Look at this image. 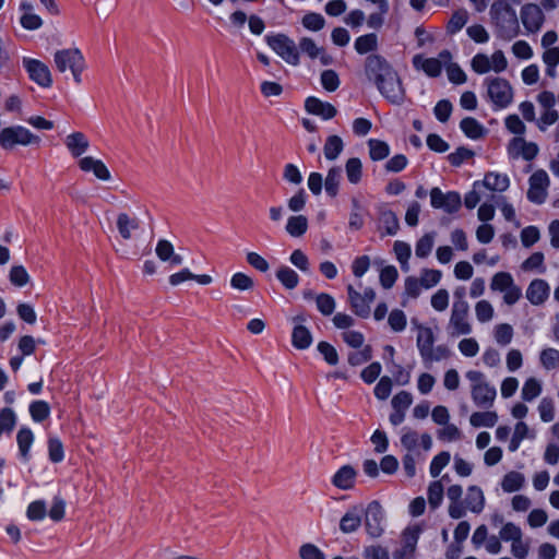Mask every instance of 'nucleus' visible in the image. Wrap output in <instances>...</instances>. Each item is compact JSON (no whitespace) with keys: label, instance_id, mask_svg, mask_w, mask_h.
Returning <instances> with one entry per match:
<instances>
[{"label":"nucleus","instance_id":"f3484780","mask_svg":"<svg viewBox=\"0 0 559 559\" xmlns=\"http://www.w3.org/2000/svg\"><path fill=\"white\" fill-rule=\"evenodd\" d=\"M23 67L28 73L29 79L39 86L50 87L52 85L50 69L43 61L25 57L23 58Z\"/></svg>","mask_w":559,"mask_h":559},{"label":"nucleus","instance_id":"49530a36","mask_svg":"<svg viewBox=\"0 0 559 559\" xmlns=\"http://www.w3.org/2000/svg\"><path fill=\"white\" fill-rule=\"evenodd\" d=\"M355 49L358 53L365 55L377 49L378 38L376 34H366L355 40Z\"/></svg>","mask_w":559,"mask_h":559},{"label":"nucleus","instance_id":"aec40b11","mask_svg":"<svg viewBox=\"0 0 559 559\" xmlns=\"http://www.w3.org/2000/svg\"><path fill=\"white\" fill-rule=\"evenodd\" d=\"M348 299L355 313L360 317H367L370 312V304L376 298L372 288H366L362 294L355 290L352 285L347 286Z\"/></svg>","mask_w":559,"mask_h":559},{"label":"nucleus","instance_id":"9b49d317","mask_svg":"<svg viewBox=\"0 0 559 559\" xmlns=\"http://www.w3.org/2000/svg\"><path fill=\"white\" fill-rule=\"evenodd\" d=\"M266 41L270 48L284 61L292 66H297L299 63L298 48L289 37L278 34L267 36Z\"/></svg>","mask_w":559,"mask_h":559},{"label":"nucleus","instance_id":"f03ea898","mask_svg":"<svg viewBox=\"0 0 559 559\" xmlns=\"http://www.w3.org/2000/svg\"><path fill=\"white\" fill-rule=\"evenodd\" d=\"M509 186L508 175L495 171L487 173L483 180L473 183V189L465 194L464 204L467 209H475L480 201L488 199L487 191L503 192Z\"/></svg>","mask_w":559,"mask_h":559},{"label":"nucleus","instance_id":"72a5a7b5","mask_svg":"<svg viewBox=\"0 0 559 559\" xmlns=\"http://www.w3.org/2000/svg\"><path fill=\"white\" fill-rule=\"evenodd\" d=\"M543 392V383L535 377L527 378L521 389V399L523 402H533Z\"/></svg>","mask_w":559,"mask_h":559},{"label":"nucleus","instance_id":"79ce46f5","mask_svg":"<svg viewBox=\"0 0 559 559\" xmlns=\"http://www.w3.org/2000/svg\"><path fill=\"white\" fill-rule=\"evenodd\" d=\"M493 338L500 346H507L512 342L514 331L508 323H499L493 328Z\"/></svg>","mask_w":559,"mask_h":559},{"label":"nucleus","instance_id":"a878e982","mask_svg":"<svg viewBox=\"0 0 559 559\" xmlns=\"http://www.w3.org/2000/svg\"><path fill=\"white\" fill-rule=\"evenodd\" d=\"M305 108L309 114L318 116L323 120H330L334 118L337 112L336 108L332 104L323 102L313 96L306 99Z\"/></svg>","mask_w":559,"mask_h":559},{"label":"nucleus","instance_id":"6e6d98bb","mask_svg":"<svg viewBox=\"0 0 559 559\" xmlns=\"http://www.w3.org/2000/svg\"><path fill=\"white\" fill-rule=\"evenodd\" d=\"M156 254L170 266H177L183 261L182 257L174 251V247H156Z\"/></svg>","mask_w":559,"mask_h":559},{"label":"nucleus","instance_id":"9d476101","mask_svg":"<svg viewBox=\"0 0 559 559\" xmlns=\"http://www.w3.org/2000/svg\"><path fill=\"white\" fill-rule=\"evenodd\" d=\"M490 289L503 294L504 304L512 306L522 297L521 288L514 283L512 275L508 272L496 273L490 281Z\"/></svg>","mask_w":559,"mask_h":559},{"label":"nucleus","instance_id":"1a4fd4ad","mask_svg":"<svg viewBox=\"0 0 559 559\" xmlns=\"http://www.w3.org/2000/svg\"><path fill=\"white\" fill-rule=\"evenodd\" d=\"M487 94L496 109L507 108L513 100V90L502 78H491L485 81Z\"/></svg>","mask_w":559,"mask_h":559},{"label":"nucleus","instance_id":"6ab92c4d","mask_svg":"<svg viewBox=\"0 0 559 559\" xmlns=\"http://www.w3.org/2000/svg\"><path fill=\"white\" fill-rule=\"evenodd\" d=\"M530 188L527 191V199L536 204H542L547 198V190L550 183L547 173L543 169L536 170L530 177Z\"/></svg>","mask_w":559,"mask_h":559},{"label":"nucleus","instance_id":"bf43d9fd","mask_svg":"<svg viewBox=\"0 0 559 559\" xmlns=\"http://www.w3.org/2000/svg\"><path fill=\"white\" fill-rule=\"evenodd\" d=\"M29 414L34 421H43L50 415L49 404L45 401H35L29 405Z\"/></svg>","mask_w":559,"mask_h":559},{"label":"nucleus","instance_id":"a19ab883","mask_svg":"<svg viewBox=\"0 0 559 559\" xmlns=\"http://www.w3.org/2000/svg\"><path fill=\"white\" fill-rule=\"evenodd\" d=\"M474 311L479 323L490 322L495 317L493 306L486 299L478 300L475 304Z\"/></svg>","mask_w":559,"mask_h":559},{"label":"nucleus","instance_id":"f257e3e1","mask_svg":"<svg viewBox=\"0 0 559 559\" xmlns=\"http://www.w3.org/2000/svg\"><path fill=\"white\" fill-rule=\"evenodd\" d=\"M366 74L390 103L400 105L404 102L405 93L401 80L382 57L372 55L367 58Z\"/></svg>","mask_w":559,"mask_h":559},{"label":"nucleus","instance_id":"0eeeda50","mask_svg":"<svg viewBox=\"0 0 559 559\" xmlns=\"http://www.w3.org/2000/svg\"><path fill=\"white\" fill-rule=\"evenodd\" d=\"M40 136L23 126H12L0 131V146L3 150H13L15 146L39 145Z\"/></svg>","mask_w":559,"mask_h":559},{"label":"nucleus","instance_id":"c85d7f7f","mask_svg":"<svg viewBox=\"0 0 559 559\" xmlns=\"http://www.w3.org/2000/svg\"><path fill=\"white\" fill-rule=\"evenodd\" d=\"M549 296V286L543 280L533 281L527 290L526 298L533 305H542Z\"/></svg>","mask_w":559,"mask_h":559},{"label":"nucleus","instance_id":"4c0bfd02","mask_svg":"<svg viewBox=\"0 0 559 559\" xmlns=\"http://www.w3.org/2000/svg\"><path fill=\"white\" fill-rule=\"evenodd\" d=\"M308 219L304 215L290 216L287 219L285 230L293 237H299L307 231Z\"/></svg>","mask_w":559,"mask_h":559},{"label":"nucleus","instance_id":"473e14b6","mask_svg":"<svg viewBox=\"0 0 559 559\" xmlns=\"http://www.w3.org/2000/svg\"><path fill=\"white\" fill-rule=\"evenodd\" d=\"M525 485V476L516 471L508 472L501 479V488L511 493L521 490Z\"/></svg>","mask_w":559,"mask_h":559},{"label":"nucleus","instance_id":"69168bd1","mask_svg":"<svg viewBox=\"0 0 559 559\" xmlns=\"http://www.w3.org/2000/svg\"><path fill=\"white\" fill-rule=\"evenodd\" d=\"M230 286L240 292L251 290L254 287L253 280L245 273H235L230 278Z\"/></svg>","mask_w":559,"mask_h":559},{"label":"nucleus","instance_id":"412c9836","mask_svg":"<svg viewBox=\"0 0 559 559\" xmlns=\"http://www.w3.org/2000/svg\"><path fill=\"white\" fill-rule=\"evenodd\" d=\"M117 229L124 240L135 238L142 230V221L134 214L121 212L117 216Z\"/></svg>","mask_w":559,"mask_h":559},{"label":"nucleus","instance_id":"774afa93","mask_svg":"<svg viewBox=\"0 0 559 559\" xmlns=\"http://www.w3.org/2000/svg\"><path fill=\"white\" fill-rule=\"evenodd\" d=\"M437 436L442 441L452 442L460 440L462 432L454 424L448 423L437 431Z\"/></svg>","mask_w":559,"mask_h":559},{"label":"nucleus","instance_id":"c03bdc74","mask_svg":"<svg viewBox=\"0 0 559 559\" xmlns=\"http://www.w3.org/2000/svg\"><path fill=\"white\" fill-rule=\"evenodd\" d=\"M369 155L372 160H382L390 154V146L386 142L377 139L368 141Z\"/></svg>","mask_w":559,"mask_h":559},{"label":"nucleus","instance_id":"ea45409f","mask_svg":"<svg viewBox=\"0 0 559 559\" xmlns=\"http://www.w3.org/2000/svg\"><path fill=\"white\" fill-rule=\"evenodd\" d=\"M299 49L301 52L306 53L309 58L316 59L321 58L323 63H326L324 51L321 47H319L311 38L304 37L299 41Z\"/></svg>","mask_w":559,"mask_h":559},{"label":"nucleus","instance_id":"052dcab7","mask_svg":"<svg viewBox=\"0 0 559 559\" xmlns=\"http://www.w3.org/2000/svg\"><path fill=\"white\" fill-rule=\"evenodd\" d=\"M522 534L521 527L513 522L504 523L499 531V537L506 543L514 542Z\"/></svg>","mask_w":559,"mask_h":559},{"label":"nucleus","instance_id":"4d7b16f0","mask_svg":"<svg viewBox=\"0 0 559 559\" xmlns=\"http://www.w3.org/2000/svg\"><path fill=\"white\" fill-rule=\"evenodd\" d=\"M450 302V294L445 288L438 289L430 298L431 307L438 311L443 312L448 309Z\"/></svg>","mask_w":559,"mask_h":559},{"label":"nucleus","instance_id":"e433bc0d","mask_svg":"<svg viewBox=\"0 0 559 559\" xmlns=\"http://www.w3.org/2000/svg\"><path fill=\"white\" fill-rule=\"evenodd\" d=\"M498 421V414L496 412H475L469 417V423L473 427H493Z\"/></svg>","mask_w":559,"mask_h":559},{"label":"nucleus","instance_id":"bb28decb","mask_svg":"<svg viewBox=\"0 0 559 559\" xmlns=\"http://www.w3.org/2000/svg\"><path fill=\"white\" fill-rule=\"evenodd\" d=\"M364 514L362 506L350 507L340 521V530L344 534H350L356 532L361 525V516Z\"/></svg>","mask_w":559,"mask_h":559},{"label":"nucleus","instance_id":"c756f323","mask_svg":"<svg viewBox=\"0 0 559 559\" xmlns=\"http://www.w3.org/2000/svg\"><path fill=\"white\" fill-rule=\"evenodd\" d=\"M356 478V471L350 465L342 466L333 476L332 484L342 490L353 488Z\"/></svg>","mask_w":559,"mask_h":559},{"label":"nucleus","instance_id":"dca6fc26","mask_svg":"<svg viewBox=\"0 0 559 559\" xmlns=\"http://www.w3.org/2000/svg\"><path fill=\"white\" fill-rule=\"evenodd\" d=\"M539 152L538 145L534 142H528L524 136L512 138L507 146L508 156L511 159H534Z\"/></svg>","mask_w":559,"mask_h":559},{"label":"nucleus","instance_id":"a18cd8bd","mask_svg":"<svg viewBox=\"0 0 559 559\" xmlns=\"http://www.w3.org/2000/svg\"><path fill=\"white\" fill-rule=\"evenodd\" d=\"M444 489L442 480L431 481L428 486L427 497L428 503L432 509L440 507L443 500Z\"/></svg>","mask_w":559,"mask_h":559},{"label":"nucleus","instance_id":"f704fd0d","mask_svg":"<svg viewBox=\"0 0 559 559\" xmlns=\"http://www.w3.org/2000/svg\"><path fill=\"white\" fill-rule=\"evenodd\" d=\"M416 346L420 357L424 356L435 344V335L429 326L418 325Z\"/></svg>","mask_w":559,"mask_h":559},{"label":"nucleus","instance_id":"2f4dec72","mask_svg":"<svg viewBox=\"0 0 559 559\" xmlns=\"http://www.w3.org/2000/svg\"><path fill=\"white\" fill-rule=\"evenodd\" d=\"M293 346L297 349H307L312 344L311 332L301 323H296L292 333Z\"/></svg>","mask_w":559,"mask_h":559},{"label":"nucleus","instance_id":"5701e85b","mask_svg":"<svg viewBox=\"0 0 559 559\" xmlns=\"http://www.w3.org/2000/svg\"><path fill=\"white\" fill-rule=\"evenodd\" d=\"M79 168L84 173H92L97 179L102 181H109L111 175L103 160L93 156L81 157L78 162Z\"/></svg>","mask_w":559,"mask_h":559},{"label":"nucleus","instance_id":"4468645a","mask_svg":"<svg viewBox=\"0 0 559 559\" xmlns=\"http://www.w3.org/2000/svg\"><path fill=\"white\" fill-rule=\"evenodd\" d=\"M365 528L371 538L380 537L384 531V515L381 506L377 501L370 502L364 508Z\"/></svg>","mask_w":559,"mask_h":559},{"label":"nucleus","instance_id":"0e129e2a","mask_svg":"<svg viewBox=\"0 0 559 559\" xmlns=\"http://www.w3.org/2000/svg\"><path fill=\"white\" fill-rule=\"evenodd\" d=\"M510 551L516 559H525L528 556L531 544L530 540L524 539L523 535L519 536L514 542H511Z\"/></svg>","mask_w":559,"mask_h":559},{"label":"nucleus","instance_id":"b1692460","mask_svg":"<svg viewBox=\"0 0 559 559\" xmlns=\"http://www.w3.org/2000/svg\"><path fill=\"white\" fill-rule=\"evenodd\" d=\"M64 145L72 157L81 158L90 148V140L80 131L68 134L64 139Z\"/></svg>","mask_w":559,"mask_h":559},{"label":"nucleus","instance_id":"7ed1b4c3","mask_svg":"<svg viewBox=\"0 0 559 559\" xmlns=\"http://www.w3.org/2000/svg\"><path fill=\"white\" fill-rule=\"evenodd\" d=\"M490 16L502 38L510 40L519 35V19L510 0H495L490 7Z\"/></svg>","mask_w":559,"mask_h":559},{"label":"nucleus","instance_id":"09e8293b","mask_svg":"<svg viewBox=\"0 0 559 559\" xmlns=\"http://www.w3.org/2000/svg\"><path fill=\"white\" fill-rule=\"evenodd\" d=\"M342 178V171L338 167H332L325 177L324 188L329 195L335 197L338 191L340 181Z\"/></svg>","mask_w":559,"mask_h":559},{"label":"nucleus","instance_id":"7c9ffc66","mask_svg":"<svg viewBox=\"0 0 559 559\" xmlns=\"http://www.w3.org/2000/svg\"><path fill=\"white\" fill-rule=\"evenodd\" d=\"M34 433L29 428L23 427L17 431L16 442L19 452L24 462L29 461V451L34 443Z\"/></svg>","mask_w":559,"mask_h":559},{"label":"nucleus","instance_id":"58836bf2","mask_svg":"<svg viewBox=\"0 0 559 559\" xmlns=\"http://www.w3.org/2000/svg\"><path fill=\"white\" fill-rule=\"evenodd\" d=\"M343 150H344V143H343V140L338 135L328 136L324 147H323L324 156L326 159H329V160L336 159L340 156V154L343 152Z\"/></svg>","mask_w":559,"mask_h":559},{"label":"nucleus","instance_id":"e2e57ef3","mask_svg":"<svg viewBox=\"0 0 559 559\" xmlns=\"http://www.w3.org/2000/svg\"><path fill=\"white\" fill-rule=\"evenodd\" d=\"M537 411L539 413L540 420L544 423H550L555 419V403L550 397H544L540 400Z\"/></svg>","mask_w":559,"mask_h":559},{"label":"nucleus","instance_id":"3c124183","mask_svg":"<svg viewBox=\"0 0 559 559\" xmlns=\"http://www.w3.org/2000/svg\"><path fill=\"white\" fill-rule=\"evenodd\" d=\"M16 425V415L10 407L0 411V437L3 433H10Z\"/></svg>","mask_w":559,"mask_h":559},{"label":"nucleus","instance_id":"ddd939ff","mask_svg":"<svg viewBox=\"0 0 559 559\" xmlns=\"http://www.w3.org/2000/svg\"><path fill=\"white\" fill-rule=\"evenodd\" d=\"M430 204L433 209L442 210L445 213H454L460 210L462 205L461 195L457 192H442L440 188H432L430 190Z\"/></svg>","mask_w":559,"mask_h":559},{"label":"nucleus","instance_id":"864d4df0","mask_svg":"<svg viewBox=\"0 0 559 559\" xmlns=\"http://www.w3.org/2000/svg\"><path fill=\"white\" fill-rule=\"evenodd\" d=\"M442 278V272L433 269H424L420 271L419 280L424 289H430L437 286Z\"/></svg>","mask_w":559,"mask_h":559},{"label":"nucleus","instance_id":"603ef678","mask_svg":"<svg viewBox=\"0 0 559 559\" xmlns=\"http://www.w3.org/2000/svg\"><path fill=\"white\" fill-rule=\"evenodd\" d=\"M539 360L545 369H557L559 368V350L552 347L545 348L540 352Z\"/></svg>","mask_w":559,"mask_h":559},{"label":"nucleus","instance_id":"f8f14e48","mask_svg":"<svg viewBox=\"0 0 559 559\" xmlns=\"http://www.w3.org/2000/svg\"><path fill=\"white\" fill-rule=\"evenodd\" d=\"M451 60V52L442 50L436 58H425L421 55L414 56L413 66L415 69L424 71L428 76L437 78Z\"/></svg>","mask_w":559,"mask_h":559},{"label":"nucleus","instance_id":"8fccbe9b","mask_svg":"<svg viewBox=\"0 0 559 559\" xmlns=\"http://www.w3.org/2000/svg\"><path fill=\"white\" fill-rule=\"evenodd\" d=\"M345 173L350 183H358L362 175V164L359 158L352 157L346 162Z\"/></svg>","mask_w":559,"mask_h":559},{"label":"nucleus","instance_id":"4be33fe9","mask_svg":"<svg viewBox=\"0 0 559 559\" xmlns=\"http://www.w3.org/2000/svg\"><path fill=\"white\" fill-rule=\"evenodd\" d=\"M401 444L408 452L414 451L418 445H421L425 451L432 448V438L429 433L419 435L411 428H404L401 436Z\"/></svg>","mask_w":559,"mask_h":559},{"label":"nucleus","instance_id":"393cba45","mask_svg":"<svg viewBox=\"0 0 559 559\" xmlns=\"http://www.w3.org/2000/svg\"><path fill=\"white\" fill-rule=\"evenodd\" d=\"M485 506L486 498L483 489L476 485L469 486L463 501L465 512L468 510L472 513L479 514L484 511Z\"/></svg>","mask_w":559,"mask_h":559},{"label":"nucleus","instance_id":"a211bd4d","mask_svg":"<svg viewBox=\"0 0 559 559\" xmlns=\"http://www.w3.org/2000/svg\"><path fill=\"white\" fill-rule=\"evenodd\" d=\"M421 532L419 525L407 526L402 533L401 547L393 554L394 559H412Z\"/></svg>","mask_w":559,"mask_h":559},{"label":"nucleus","instance_id":"2eb2a0df","mask_svg":"<svg viewBox=\"0 0 559 559\" xmlns=\"http://www.w3.org/2000/svg\"><path fill=\"white\" fill-rule=\"evenodd\" d=\"M521 22L526 34H536L545 23V14L542 8L535 3H526L520 11Z\"/></svg>","mask_w":559,"mask_h":559},{"label":"nucleus","instance_id":"13d9d810","mask_svg":"<svg viewBox=\"0 0 559 559\" xmlns=\"http://www.w3.org/2000/svg\"><path fill=\"white\" fill-rule=\"evenodd\" d=\"M451 455L448 451H442L433 456L430 462L429 472L435 478L440 475L441 471L450 463Z\"/></svg>","mask_w":559,"mask_h":559},{"label":"nucleus","instance_id":"cd10ccee","mask_svg":"<svg viewBox=\"0 0 559 559\" xmlns=\"http://www.w3.org/2000/svg\"><path fill=\"white\" fill-rule=\"evenodd\" d=\"M463 488L460 485H452L447 489V497L449 499L448 513L452 519H461L465 515V509L461 501Z\"/></svg>","mask_w":559,"mask_h":559},{"label":"nucleus","instance_id":"37998d69","mask_svg":"<svg viewBox=\"0 0 559 559\" xmlns=\"http://www.w3.org/2000/svg\"><path fill=\"white\" fill-rule=\"evenodd\" d=\"M276 277L287 289H294L299 283L298 274L286 265H283L277 270Z\"/></svg>","mask_w":559,"mask_h":559},{"label":"nucleus","instance_id":"20e7f679","mask_svg":"<svg viewBox=\"0 0 559 559\" xmlns=\"http://www.w3.org/2000/svg\"><path fill=\"white\" fill-rule=\"evenodd\" d=\"M53 63L60 73L70 71L76 84L82 83V73L86 69V61L82 51L76 47L59 49L53 53Z\"/></svg>","mask_w":559,"mask_h":559},{"label":"nucleus","instance_id":"338daca9","mask_svg":"<svg viewBox=\"0 0 559 559\" xmlns=\"http://www.w3.org/2000/svg\"><path fill=\"white\" fill-rule=\"evenodd\" d=\"M468 20V13L466 10H459L454 12L448 23V32L455 34L460 32Z\"/></svg>","mask_w":559,"mask_h":559},{"label":"nucleus","instance_id":"c9c22d12","mask_svg":"<svg viewBox=\"0 0 559 559\" xmlns=\"http://www.w3.org/2000/svg\"><path fill=\"white\" fill-rule=\"evenodd\" d=\"M462 132L472 140L480 139L485 135L486 129L475 118L467 117L460 122Z\"/></svg>","mask_w":559,"mask_h":559},{"label":"nucleus","instance_id":"6e6552de","mask_svg":"<svg viewBox=\"0 0 559 559\" xmlns=\"http://www.w3.org/2000/svg\"><path fill=\"white\" fill-rule=\"evenodd\" d=\"M471 68L477 74L501 73L508 68V60L502 50H496L491 56L476 53L471 60Z\"/></svg>","mask_w":559,"mask_h":559},{"label":"nucleus","instance_id":"680f3d73","mask_svg":"<svg viewBox=\"0 0 559 559\" xmlns=\"http://www.w3.org/2000/svg\"><path fill=\"white\" fill-rule=\"evenodd\" d=\"M511 52L515 58L521 60H530L534 56L533 48L526 40L523 39L513 43L511 46Z\"/></svg>","mask_w":559,"mask_h":559},{"label":"nucleus","instance_id":"de8ad7c7","mask_svg":"<svg viewBox=\"0 0 559 559\" xmlns=\"http://www.w3.org/2000/svg\"><path fill=\"white\" fill-rule=\"evenodd\" d=\"M451 356L450 349L445 345H438L437 347L430 348L421 359L425 365H431L432 362L448 359Z\"/></svg>","mask_w":559,"mask_h":559},{"label":"nucleus","instance_id":"5fc2aeb1","mask_svg":"<svg viewBox=\"0 0 559 559\" xmlns=\"http://www.w3.org/2000/svg\"><path fill=\"white\" fill-rule=\"evenodd\" d=\"M457 349L462 356L473 358L479 353L480 346L476 338L465 337L459 342Z\"/></svg>","mask_w":559,"mask_h":559},{"label":"nucleus","instance_id":"39448f33","mask_svg":"<svg viewBox=\"0 0 559 559\" xmlns=\"http://www.w3.org/2000/svg\"><path fill=\"white\" fill-rule=\"evenodd\" d=\"M455 296L457 299L452 304L447 332L451 337L469 335L473 332V325L469 319V305L463 299L462 294L456 292Z\"/></svg>","mask_w":559,"mask_h":559},{"label":"nucleus","instance_id":"423d86ee","mask_svg":"<svg viewBox=\"0 0 559 559\" xmlns=\"http://www.w3.org/2000/svg\"><path fill=\"white\" fill-rule=\"evenodd\" d=\"M465 378L469 382L471 396L474 404L484 408L492 406L497 391L496 388L487 381L485 373L479 370H468L465 372Z\"/></svg>","mask_w":559,"mask_h":559}]
</instances>
